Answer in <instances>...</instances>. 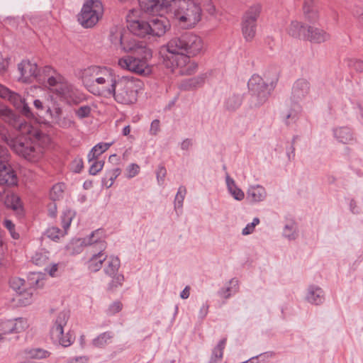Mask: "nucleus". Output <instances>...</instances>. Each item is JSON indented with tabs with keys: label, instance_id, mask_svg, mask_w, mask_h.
<instances>
[{
	"label": "nucleus",
	"instance_id": "nucleus-25",
	"mask_svg": "<svg viewBox=\"0 0 363 363\" xmlns=\"http://www.w3.org/2000/svg\"><path fill=\"white\" fill-rule=\"evenodd\" d=\"M308 26L297 21H292L288 28L289 35L295 38L306 40Z\"/></svg>",
	"mask_w": 363,
	"mask_h": 363
},
{
	"label": "nucleus",
	"instance_id": "nucleus-12",
	"mask_svg": "<svg viewBox=\"0 0 363 363\" xmlns=\"http://www.w3.org/2000/svg\"><path fill=\"white\" fill-rule=\"evenodd\" d=\"M262 11V6L256 4L252 6L245 13L242 24V30L244 38L246 40H251L255 35L257 20Z\"/></svg>",
	"mask_w": 363,
	"mask_h": 363
},
{
	"label": "nucleus",
	"instance_id": "nucleus-10",
	"mask_svg": "<svg viewBox=\"0 0 363 363\" xmlns=\"http://www.w3.org/2000/svg\"><path fill=\"white\" fill-rule=\"evenodd\" d=\"M10 155L6 147L0 144V185L7 186L17 184V176L9 163Z\"/></svg>",
	"mask_w": 363,
	"mask_h": 363
},
{
	"label": "nucleus",
	"instance_id": "nucleus-20",
	"mask_svg": "<svg viewBox=\"0 0 363 363\" xmlns=\"http://www.w3.org/2000/svg\"><path fill=\"white\" fill-rule=\"evenodd\" d=\"M330 38V35L322 28L314 26H308V32L306 38V40L313 43H323Z\"/></svg>",
	"mask_w": 363,
	"mask_h": 363
},
{
	"label": "nucleus",
	"instance_id": "nucleus-40",
	"mask_svg": "<svg viewBox=\"0 0 363 363\" xmlns=\"http://www.w3.org/2000/svg\"><path fill=\"white\" fill-rule=\"evenodd\" d=\"M9 325L12 327L11 331L13 333H18L24 330L28 325L27 321L23 318H18L15 320H9Z\"/></svg>",
	"mask_w": 363,
	"mask_h": 363
},
{
	"label": "nucleus",
	"instance_id": "nucleus-58",
	"mask_svg": "<svg viewBox=\"0 0 363 363\" xmlns=\"http://www.w3.org/2000/svg\"><path fill=\"white\" fill-rule=\"evenodd\" d=\"M10 58L8 57H4L3 56H0V74H4L6 72L9 64Z\"/></svg>",
	"mask_w": 363,
	"mask_h": 363
},
{
	"label": "nucleus",
	"instance_id": "nucleus-31",
	"mask_svg": "<svg viewBox=\"0 0 363 363\" xmlns=\"http://www.w3.org/2000/svg\"><path fill=\"white\" fill-rule=\"evenodd\" d=\"M227 339H221L218 345L213 349L211 359L208 363H218L223 358V350L225 347Z\"/></svg>",
	"mask_w": 363,
	"mask_h": 363
},
{
	"label": "nucleus",
	"instance_id": "nucleus-63",
	"mask_svg": "<svg viewBox=\"0 0 363 363\" xmlns=\"http://www.w3.org/2000/svg\"><path fill=\"white\" fill-rule=\"evenodd\" d=\"M353 14L355 17L358 18L359 21H363V7L357 6L354 9Z\"/></svg>",
	"mask_w": 363,
	"mask_h": 363
},
{
	"label": "nucleus",
	"instance_id": "nucleus-56",
	"mask_svg": "<svg viewBox=\"0 0 363 363\" xmlns=\"http://www.w3.org/2000/svg\"><path fill=\"white\" fill-rule=\"evenodd\" d=\"M127 177L133 178L135 177L140 172V167L137 164L132 163L129 164L126 169Z\"/></svg>",
	"mask_w": 363,
	"mask_h": 363
},
{
	"label": "nucleus",
	"instance_id": "nucleus-51",
	"mask_svg": "<svg viewBox=\"0 0 363 363\" xmlns=\"http://www.w3.org/2000/svg\"><path fill=\"white\" fill-rule=\"evenodd\" d=\"M91 108L89 106L86 105L82 106L78 109H76L74 113L79 119H83L89 117L91 114Z\"/></svg>",
	"mask_w": 363,
	"mask_h": 363
},
{
	"label": "nucleus",
	"instance_id": "nucleus-33",
	"mask_svg": "<svg viewBox=\"0 0 363 363\" xmlns=\"http://www.w3.org/2000/svg\"><path fill=\"white\" fill-rule=\"evenodd\" d=\"M120 168H114L106 171L105 176L101 179L102 185L105 186L107 189L110 188L113 185L115 179L120 175Z\"/></svg>",
	"mask_w": 363,
	"mask_h": 363
},
{
	"label": "nucleus",
	"instance_id": "nucleus-50",
	"mask_svg": "<svg viewBox=\"0 0 363 363\" xmlns=\"http://www.w3.org/2000/svg\"><path fill=\"white\" fill-rule=\"evenodd\" d=\"M3 225L9 231L12 238L18 240L20 238L19 234L15 230L14 223L9 219H5L3 221Z\"/></svg>",
	"mask_w": 363,
	"mask_h": 363
},
{
	"label": "nucleus",
	"instance_id": "nucleus-46",
	"mask_svg": "<svg viewBox=\"0 0 363 363\" xmlns=\"http://www.w3.org/2000/svg\"><path fill=\"white\" fill-rule=\"evenodd\" d=\"M46 252H37L32 257V262L38 266H43L46 264L48 257Z\"/></svg>",
	"mask_w": 363,
	"mask_h": 363
},
{
	"label": "nucleus",
	"instance_id": "nucleus-14",
	"mask_svg": "<svg viewBox=\"0 0 363 363\" xmlns=\"http://www.w3.org/2000/svg\"><path fill=\"white\" fill-rule=\"evenodd\" d=\"M120 44L123 50L132 55L143 56V58H151L152 50L148 48L143 41H138L135 39L125 40L123 35L120 36Z\"/></svg>",
	"mask_w": 363,
	"mask_h": 363
},
{
	"label": "nucleus",
	"instance_id": "nucleus-30",
	"mask_svg": "<svg viewBox=\"0 0 363 363\" xmlns=\"http://www.w3.org/2000/svg\"><path fill=\"white\" fill-rule=\"evenodd\" d=\"M225 182L229 193L237 201H242L245 197V194L241 189L238 188L234 181L227 173Z\"/></svg>",
	"mask_w": 363,
	"mask_h": 363
},
{
	"label": "nucleus",
	"instance_id": "nucleus-41",
	"mask_svg": "<svg viewBox=\"0 0 363 363\" xmlns=\"http://www.w3.org/2000/svg\"><path fill=\"white\" fill-rule=\"evenodd\" d=\"M64 188L65 184L63 183L55 184L50 192V199L55 201L62 198L64 192Z\"/></svg>",
	"mask_w": 363,
	"mask_h": 363
},
{
	"label": "nucleus",
	"instance_id": "nucleus-38",
	"mask_svg": "<svg viewBox=\"0 0 363 363\" xmlns=\"http://www.w3.org/2000/svg\"><path fill=\"white\" fill-rule=\"evenodd\" d=\"M25 354L31 359H44L50 355V352L40 348H33L25 350Z\"/></svg>",
	"mask_w": 363,
	"mask_h": 363
},
{
	"label": "nucleus",
	"instance_id": "nucleus-55",
	"mask_svg": "<svg viewBox=\"0 0 363 363\" xmlns=\"http://www.w3.org/2000/svg\"><path fill=\"white\" fill-rule=\"evenodd\" d=\"M122 306L123 305L120 301H114L108 306L106 313L108 315H113L120 312L122 309Z\"/></svg>",
	"mask_w": 363,
	"mask_h": 363
},
{
	"label": "nucleus",
	"instance_id": "nucleus-28",
	"mask_svg": "<svg viewBox=\"0 0 363 363\" xmlns=\"http://www.w3.org/2000/svg\"><path fill=\"white\" fill-rule=\"evenodd\" d=\"M303 13L306 20L314 23L318 18V9L314 0H305L303 4Z\"/></svg>",
	"mask_w": 363,
	"mask_h": 363
},
{
	"label": "nucleus",
	"instance_id": "nucleus-17",
	"mask_svg": "<svg viewBox=\"0 0 363 363\" xmlns=\"http://www.w3.org/2000/svg\"><path fill=\"white\" fill-rule=\"evenodd\" d=\"M149 25L151 27L150 36L152 37H162L170 28L169 20L162 15L150 18Z\"/></svg>",
	"mask_w": 363,
	"mask_h": 363
},
{
	"label": "nucleus",
	"instance_id": "nucleus-48",
	"mask_svg": "<svg viewBox=\"0 0 363 363\" xmlns=\"http://www.w3.org/2000/svg\"><path fill=\"white\" fill-rule=\"evenodd\" d=\"M74 213L68 210L64 212L63 216H62V225L64 229V232L67 233V230L69 228Z\"/></svg>",
	"mask_w": 363,
	"mask_h": 363
},
{
	"label": "nucleus",
	"instance_id": "nucleus-34",
	"mask_svg": "<svg viewBox=\"0 0 363 363\" xmlns=\"http://www.w3.org/2000/svg\"><path fill=\"white\" fill-rule=\"evenodd\" d=\"M55 91L62 97H72L74 92V86L67 82H60Z\"/></svg>",
	"mask_w": 363,
	"mask_h": 363
},
{
	"label": "nucleus",
	"instance_id": "nucleus-43",
	"mask_svg": "<svg viewBox=\"0 0 363 363\" xmlns=\"http://www.w3.org/2000/svg\"><path fill=\"white\" fill-rule=\"evenodd\" d=\"M65 232L62 231L59 228L52 227L47 229L45 235L52 240L57 241L60 238L65 235Z\"/></svg>",
	"mask_w": 363,
	"mask_h": 363
},
{
	"label": "nucleus",
	"instance_id": "nucleus-52",
	"mask_svg": "<svg viewBox=\"0 0 363 363\" xmlns=\"http://www.w3.org/2000/svg\"><path fill=\"white\" fill-rule=\"evenodd\" d=\"M167 175L166 168L163 164H160L156 170V177L157 183L160 186H162L164 182V178Z\"/></svg>",
	"mask_w": 363,
	"mask_h": 363
},
{
	"label": "nucleus",
	"instance_id": "nucleus-36",
	"mask_svg": "<svg viewBox=\"0 0 363 363\" xmlns=\"http://www.w3.org/2000/svg\"><path fill=\"white\" fill-rule=\"evenodd\" d=\"M283 236L289 240H294L298 237L297 225L294 222L286 224L283 229Z\"/></svg>",
	"mask_w": 363,
	"mask_h": 363
},
{
	"label": "nucleus",
	"instance_id": "nucleus-61",
	"mask_svg": "<svg viewBox=\"0 0 363 363\" xmlns=\"http://www.w3.org/2000/svg\"><path fill=\"white\" fill-rule=\"evenodd\" d=\"M231 289L232 286H227L226 288H221L218 292V295L224 298H228L230 296V291Z\"/></svg>",
	"mask_w": 363,
	"mask_h": 363
},
{
	"label": "nucleus",
	"instance_id": "nucleus-45",
	"mask_svg": "<svg viewBox=\"0 0 363 363\" xmlns=\"http://www.w3.org/2000/svg\"><path fill=\"white\" fill-rule=\"evenodd\" d=\"M345 62L348 67L352 68L357 72H363V60L356 58H347Z\"/></svg>",
	"mask_w": 363,
	"mask_h": 363
},
{
	"label": "nucleus",
	"instance_id": "nucleus-37",
	"mask_svg": "<svg viewBox=\"0 0 363 363\" xmlns=\"http://www.w3.org/2000/svg\"><path fill=\"white\" fill-rule=\"evenodd\" d=\"M116 77V76H113L106 67H103L101 74L95 77V82L99 84H104L107 82L110 85L113 84Z\"/></svg>",
	"mask_w": 363,
	"mask_h": 363
},
{
	"label": "nucleus",
	"instance_id": "nucleus-23",
	"mask_svg": "<svg viewBox=\"0 0 363 363\" xmlns=\"http://www.w3.org/2000/svg\"><path fill=\"white\" fill-rule=\"evenodd\" d=\"M266 197L267 191L261 185L250 186L247 191L246 199L251 203L263 201Z\"/></svg>",
	"mask_w": 363,
	"mask_h": 363
},
{
	"label": "nucleus",
	"instance_id": "nucleus-35",
	"mask_svg": "<svg viewBox=\"0 0 363 363\" xmlns=\"http://www.w3.org/2000/svg\"><path fill=\"white\" fill-rule=\"evenodd\" d=\"M102 68L99 66H90L84 69L82 74L83 82L88 84L91 81V77L95 78L101 74Z\"/></svg>",
	"mask_w": 363,
	"mask_h": 363
},
{
	"label": "nucleus",
	"instance_id": "nucleus-27",
	"mask_svg": "<svg viewBox=\"0 0 363 363\" xmlns=\"http://www.w3.org/2000/svg\"><path fill=\"white\" fill-rule=\"evenodd\" d=\"M104 268V273L108 277L119 274L118 273L121 266V261L118 257L111 255L107 257Z\"/></svg>",
	"mask_w": 363,
	"mask_h": 363
},
{
	"label": "nucleus",
	"instance_id": "nucleus-29",
	"mask_svg": "<svg viewBox=\"0 0 363 363\" xmlns=\"http://www.w3.org/2000/svg\"><path fill=\"white\" fill-rule=\"evenodd\" d=\"M333 134L338 142L343 144H349L354 140L353 133L348 127L335 128Z\"/></svg>",
	"mask_w": 363,
	"mask_h": 363
},
{
	"label": "nucleus",
	"instance_id": "nucleus-62",
	"mask_svg": "<svg viewBox=\"0 0 363 363\" xmlns=\"http://www.w3.org/2000/svg\"><path fill=\"white\" fill-rule=\"evenodd\" d=\"M87 362H88V359L84 356H81V357H77L75 358L70 359L65 363H87Z\"/></svg>",
	"mask_w": 363,
	"mask_h": 363
},
{
	"label": "nucleus",
	"instance_id": "nucleus-13",
	"mask_svg": "<svg viewBox=\"0 0 363 363\" xmlns=\"http://www.w3.org/2000/svg\"><path fill=\"white\" fill-rule=\"evenodd\" d=\"M33 104L34 108L30 107L32 115L24 116L35 123L48 124V118H50L53 113V105L50 106L40 99L33 100Z\"/></svg>",
	"mask_w": 363,
	"mask_h": 363
},
{
	"label": "nucleus",
	"instance_id": "nucleus-54",
	"mask_svg": "<svg viewBox=\"0 0 363 363\" xmlns=\"http://www.w3.org/2000/svg\"><path fill=\"white\" fill-rule=\"evenodd\" d=\"M113 145V142L111 143H99L93 147V152H96V154L100 156L102 153L106 151L111 145Z\"/></svg>",
	"mask_w": 363,
	"mask_h": 363
},
{
	"label": "nucleus",
	"instance_id": "nucleus-53",
	"mask_svg": "<svg viewBox=\"0 0 363 363\" xmlns=\"http://www.w3.org/2000/svg\"><path fill=\"white\" fill-rule=\"evenodd\" d=\"M104 162L102 160H95L89 167V172L91 175H96L103 169Z\"/></svg>",
	"mask_w": 363,
	"mask_h": 363
},
{
	"label": "nucleus",
	"instance_id": "nucleus-16",
	"mask_svg": "<svg viewBox=\"0 0 363 363\" xmlns=\"http://www.w3.org/2000/svg\"><path fill=\"white\" fill-rule=\"evenodd\" d=\"M18 71L20 73L18 81L30 83L33 79H38L40 76V70L35 62H31L30 60H22L18 65Z\"/></svg>",
	"mask_w": 363,
	"mask_h": 363
},
{
	"label": "nucleus",
	"instance_id": "nucleus-11",
	"mask_svg": "<svg viewBox=\"0 0 363 363\" xmlns=\"http://www.w3.org/2000/svg\"><path fill=\"white\" fill-rule=\"evenodd\" d=\"M149 59L143 58L140 55H130L119 59L118 65L123 69L146 76L151 72V69L147 65Z\"/></svg>",
	"mask_w": 363,
	"mask_h": 363
},
{
	"label": "nucleus",
	"instance_id": "nucleus-57",
	"mask_svg": "<svg viewBox=\"0 0 363 363\" xmlns=\"http://www.w3.org/2000/svg\"><path fill=\"white\" fill-rule=\"evenodd\" d=\"M84 163L82 158H76L72 163V169L75 173H79L83 169Z\"/></svg>",
	"mask_w": 363,
	"mask_h": 363
},
{
	"label": "nucleus",
	"instance_id": "nucleus-22",
	"mask_svg": "<svg viewBox=\"0 0 363 363\" xmlns=\"http://www.w3.org/2000/svg\"><path fill=\"white\" fill-rule=\"evenodd\" d=\"M10 287L16 291L19 296H25V301H23V303L25 305L29 304L30 303V298L32 296L31 292H28L26 291L25 288V280L21 279L19 277H13L9 280Z\"/></svg>",
	"mask_w": 363,
	"mask_h": 363
},
{
	"label": "nucleus",
	"instance_id": "nucleus-21",
	"mask_svg": "<svg viewBox=\"0 0 363 363\" xmlns=\"http://www.w3.org/2000/svg\"><path fill=\"white\" fill-rule=\"evenodd\" d=\"M306 299L311 304L320 305L325 301V293L320 286L312 284L307 289Z\"/></svg>",
	"mask_w": 363,
	"mask_h": 363
},
{
	"label": "nucleus",
	"instance_id": "nucleus-6",
	"mask_svg": "<svg viewBox=\"0 0 363 363\" xmlns=\"http://www.w3.org/2000/svg\"><path fill=\"white\" fill-rule=\"evenodd\" d=\"M103 234L104 231L102 229H97L92 232L89 237L84 238L81 241L82 245H89L96 248L94 254L88 262V269L92 272L99 271L102 267V264L107 258V256L104 255L103 253V251L106 247V242L102 240Z\"/></svg>",
	"mask_w": 363,
	"mask_h": 363
},
{
	"label": "nucleus",
	"instance_id": "nucleus-19",
	"mask_svg": "<svg viewBox=\"0 0 363 363\" xmlns=\"http://www.w3.org/2000/svg\"><path fill=\"white\" fill-rule=\"evenodd\" d=\"M129 30L135 35L144 38L150 36V30L151 28L147 21L144 20H134L130 21L128 25Z\"/></svg>",
	"mask_w": 363,
	"mask_h": 363
},
{
	"label": "nucleus",
	"instance_id": "nucleus-44",
	"mask_svg": "<svg viewBox=\"0 0 363 363\" xmlns=\"http://www.w3.org/2000/svg\"><path fill=\"white\" fill-rule=\"evenodd\" d=\"M111 277L112 278V280L108 283L107 289L108 291H113L119 286H122L124 281V276L123 274H118L113 275Z\"/></svg>",
	"mask_w": 363,
	"mask_h": 363
},
{
	"label": "nucleus",
	"instance_id": "nucleus-49",
	"mask_svg": "<svg viewBox=\"0 0 363 363\" xmlns=\"http://www.w3.org/2000/svg\"><path fill=\"white\" fill-rule=\"evenodd\" d=\"M5 205L13 210H17L20 206V199L15 195L6 196Z\"/></svg>",
	"mask_w": 363,
	"mask_h": 363
},
{
	"label": "nucleus",
	"instance_id": "nucleus-42",
	"mask_svg": "<svg viewBox=\"0 0 363 363\" xmlns=\"http://www.w3.org/2000/svg\"><path fill=\"white\" fill-rule=\"evenodd\" d=\"M177 68H180L179 73L182 74L191 75L196 72L197 69V65L195 63H191L189 60L184 65L176 67L174 71L172 69L171 71L175 72Z\"/></svg>",
	"mask_w": 363,
	"mask_h": 363
},
{
	"label": "nucleus",
	"instance_id": "nucleus-39",
	"mask_svg": "<svg viewBox=\"0 0 363 363\" xmlns=\"http://www.w3.org/2000/svg\"><path fill=\"white\" fill-rule=\"evenodd\" d=\"M113 337V334L112 332L108 331L103 333L93 340V345L97 347H102L105 346Z\"/></svg>",
	"mask_w": 363,
	"mask_h": 363
},
{
	"label": "nucleus",
	"instance_id": "nucleus-26",
	"mask_svg": "<svg viewBox=\"0 0 363 363\" xmlns=\"http://www.w3.org/2000/svg\"><path fill=\"white\" fill-rule=\"evenodd\" d=\"M206 78V74H202L199 76L184 79L180 84V89L184 91H191L201 86Z\"/></svg>",
	"mask_w": 363,
	"mask_h": 363
},
{
	"label": "nucleus",
	"instance_id": "nucleus-18",
	"mask_svg": "<svg viewBox=\"0 0 363 363\" xmlns=\"http://www.w3.org/2000/svg\"><path fill=\"white\" fill-rule=\"evenodd\" d=\"M52 122L62 128H69L74 124L71 117L62 116V109L57 103H53V113L50 118Z\"/></svg>",
	"mask_w": 363,
	"mask_h": 363
},
{
	"label": "nucleus",
	"instance_id": "nucleus-32",
	"mask_svg": "<svg viewBox=\"0 0 363 363\" xmlns=\"http://www.w3.org/2000/svg\"><path fill=\"white\" fill-rule=\"evenodd\" d=\"M242 102V97L240 94H233L226 99L224 103L225 109L229 111H234L238 108Z\"/></svg>",
	"mask_w": 363,
	"mask_h": 363
},
{
	"label": "nucleus",
	"instance_id": "nucleus-9",
	"mask_svg": "<svg viewBox=\"0 0 363 363\" xmlns=\"http://www.w3.org/2000/svg\"><path fill=\"white\" fill-rule=\"evenodd\" d=\"M103 13L102 4L99 0H87L83 5L78 21L84 28L93 27Z\"/></svg>",
	"mask_w": 363,
	"mask_h": 363
},
{
	"label": "nucleus",
	"instance_id": "nucleus-8",
	"mask_svg": "<svg viewBox=\"0 0 363 363\" xmlns=\"http://www.w3.org/2000/svg\"><path fill=\"white\" fill-rule=\"evenodd\" d=\"M69 318V311L60 312L50 329V335L54 344H58L64 347L70 346L74 341V337L70 331L64 335V327Z\"/></svg>",
	"mask_w": 363,
	"mask_h": 363
},
{
	"label": "nucleus",
	"instance_id": "nucleus-7",
	"mask_svg": "<svg viewBox=\"0 0 363 363\" xmlns=\"http://www.w3.org/2000/svg\"><path fill=\"white\" fill-rule=\"evenodd\" d=\"M310 83L305 79H297L292 87L291 100L293 106L290 110L283 113L285 123L287 125L295 123L301 111V106L298 102L305 99L310 92Z\"/></svg>",
	"mask_w": 363,
	"mask_h": 363
},
{
	"label": "nucleus",
	"instance_id": "nucleus-15",
	"mask_svg": "<svg viewBox=\"0 0 363 363\" xmlns=\"http://www.w3.org/2000/svg\"><path fill=\"white\" fill-rule=\"evenodd\" d=\"M0 97L8 99L13 104L17 110L24 116L32 115L30 111V106L26 99L20 94L11 91L8 88L0 84Z\"/></svg>",
	"mask_w": 363,
	"mask_h": 363
},
{
	"label": "nucleus",
	"instance_id": "nucleus-4",
	"mask_svg": "<svg viewBox=\"0 0 363 363\" xmlns=\"http://www.w3.org/2000/svg\"><path fill=\"white\" fill-rule=\"evenodd\" d=\"M264 78L254 74L247 82L251 107L257 108L263 105L277 85L278 81L277 74L271 79H268L266 75H264Z\"/></svg>",
	"mask_w": 363,
	"mask_h": 363
},
{
	"label": "nucleus",
	"instance_id": "nucleus-24",
	"mask_svg": "<svg viewBox=\"0 0 363 363\" xmlns=\"http://www.w3.org/2000/svg\"><path fill=\"white\" fill-rule=\"evenodd\" d=\"M140 9L150 15L158 13L162 9L163 4L160 0H138Z\"/></svg>",
	"mask_w": 363,
	"mask_h": 363
},
{
	"label": "nucleus",
	"instance_id": "nucleus-64",
	"mask_svg": "<svg viewBox=\"0 0 363 363\" xmlns=\"http://www.w3.org/2000/svg\"><path fill=\"white\" fill-rule=\"evenodd\" d=\"M48 215L55 218L57 216V206L55 203H51L48 206Z\"/></svg>",
	"mask_w": 363,
	"mask_h": 363
},
{
	"label": "nucleus",
	"instance_id": "nucleus-3",
	"mask_svg": "<svg viewBox=\"0 0 363 363\" xmlns=\"http://www.w3.org/2000/svg\"><path fill=\"white\" fill-rule=\"evenodd\" d=\"M140 82L131 76H116L113 84L106 91L113 96L115 101L121 104H132L137 101L138 89Z\"/></svg>",
	"mask_w": 363,
	"mask_h": 363
},
{
	"label": "nucleus",
	"instance_id": "nucleus-47",
	"mask_svg": "<svg viewBox=\"0 0 363 363\" xmlns=\"http://www.w3.org/2000/svg\"><path fill=\"white\" fill-rule=\"evenodd\" d=\"M186 193V187L184 186H179L174 199V207L182 208L183 206V201Z\"/></svg>",
	"mask_w": 363,
	"mask_h": 363
},
{
	"label": "nucleus",
	"instance_id": "nucleus-2",
	"mask_svg": "<svg viewBox=\"0 0 363 363\" xmlns=\"http://www.w3.org/2000/svg\"><path fill=\"white\" fill-rule=\"evenodd\" d=\"M0 138L17 155L30 162H37L43 156V147L30 138H12L9 135L8 130L3 126H0Z\"/></svg>",
	"mask_w": 363,
	"mask_h": 363
},
{
	"label": "nucleus",
	"instance_id": "nucleus-59",
	"mask_svg": "<svg viewBox=\"0 0 363 363\" xmlns=\"http://www.w3.org/2000/svg\"><path fill=\"white\" fill-rule=\"evenodd\" d=\"M6 245L2 240L1 232L0 231V265L3 266L5 264L4 262V253L6 250Z\"/></svg>",
	"mask_w": 363,
	"mask_h": 363
},
{
	"label": "nucleus",
	"instance_id": "nucleus-5",
	"mask_svg": "<svg viewBox=\"0 0 363 363\" xmlns=\"http://www.w3.org/2000/svg\"><path fill=\"white\" fill-rule=\"evenodd\" d=\"M174 15L180 27L189 29L201 20L202 10L198 0H175Z\"/></svg>",
	"mask_w": 363,
	"mask_h": 363
},
{
	"label": "nucleus",
	"instance_id": "nucleus-60",
	"mask_svg": "<svg viewBox=\"0 0 363 363\" xmlns=\"http://www.w3.org/2000/svg\"><path fill=\"white\" fill-rule=\"evenodd\" d=\"M160 121L155 119L152 121L150 125V133L152 135H155L160 131Z\"/></svg>",
	"mask_w": 363,
	"mask_h": 363
},
{
	"label": "nucleus",
	"instance_id": "nucleus-1",
	"mask_svg": "<svg viewBox=\"0 0 363 363\" xmlns=\"http://www.w3.org/2000/svg\"><path fill=\"white\" fill-rule=\"evenodd\" d=\"M202 49L201 38L191 32H186L169 41L163 63L174 71L176 67L184 65L190 57L198 55Z\"/></svg>",
	"mask_w": 363,
	"mask_h": 363
}]
</instances>
